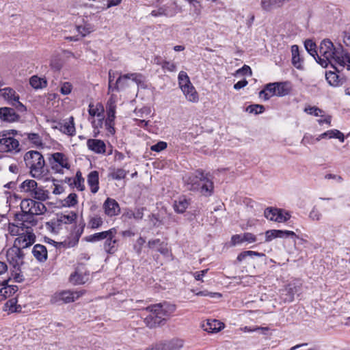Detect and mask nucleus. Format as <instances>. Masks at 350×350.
Returning a JSON list of instances; mask_svg holds the SVG:
<instances>
[{"label": "nucleus", "mask_w": 350, "mask_h": 350, "mask_svg": "<svg viewBox=\"0 0 350 350\" xmlns=\"http://www.w3.org/2000/svg\"><path fill=\"white\" fill-rule=\"evenodd\" d=\"M144 310L150 314L144 318V322L146 327L153 329L163 325L165 321L176 311V306L167 301H163L150 305Z\"/></svg>", "instance_id": "1"}, {"label": "nucleus", "mask_w": 350, "mask_h": 350, "mask_svg": "<svg viewBox=\"0 0 350 350\" xmlns=\"http://www.w3.org/2000/svg\"><path fill=\"white\" fill-rule=\"evenodd\" d=\"M42 202L31 198L22 200L20 204L21 211L18 213V217L24 218L27 224L36 226L38 220L35 218V216L44 215L47 211L45 204Z\"/></svg>", "instance_id": "2"}, {"label": "nucleus", "mask_w": 350, "mask_h": 350, "mask_svg": "<svg viewBox=\"0 0 350 350\" xmlns=\"http://www.w3.org/2000/svg\"><path fill=\"white\" fill-rule=\"evenodd\" d=\"M58 217L66 229H68L67 226L71 225L68 236V245L69 247H75L78 244L79 239L83 233L85 226V222L81 221L77 224L78 214L73 211H69L67 214L62 213Z\"/></svg>", "instance_id": "3"}, {"label": "nucleus", "mask_w": 350, "mask_h": 350, "mask_svg": "<svg viewBox=\"0 0 350 350\" xmlns=\"http://www.w3.org/2000/svg\"><path fill=\"white\" fill-rule=\"evenodd\" d=\"M319 54L321 60L325 64L327 62L345 67V57L343 55V49L341 46L336 48L329 40H323L319 48Z\"/></svg>", "instance_id": "4"}, {"label": "nucleus", "mask_w": 350, "mask_h": 350, "mask_svg": "<svg viewBox=\"0 0 350 350\" xmlns=\"http://www.w3.org/2000/svg\"><path fill=\"white\" fill-rule=\"evenodd\" d=\"M26 167L31 177L41 179L45 174V161L43 155L36 150H29L24 155Z\"/></svg>", "instance_id": "5"}, {"label": "nucleus", "mask_w": 350, "mask_h": 350, "mask_svg": "<svg viewBox=\"0 0 350 350\" xmlns=\"http://www.w3.org/2000/svg\"><path fill=\"white\" fill-rule=\"evenodd\" d=\"M16 130H8L0 132V152H18L19 142L15 138Z\"/></svg>", "instance_id": "6"}, {"label": "nucleus", "mask_w": 350, "mask_h": 350, "mask_svg": "<svg viewBox=\"0 0 350 350\" xmlns=\"http://www.w3.org/2000/svg\"><path fill=\"white\" fill-rule=\"evenodd\" d=\"M52 170L55 173L63 174L64 169L69 170L70 164L68 157L63 152H54L49 158Z\"/></svg>", "instance_id": "7"}, {"label": "nucleus", "mask_w": 350, "mask_h": 350, "mask_svg": "<svg viewBox=\"0 0 350 350\" xmlns=\"http://www.w3.org/2000/svg\"><path fill=\"white\" fill-rule=\"evenodd\" d=\"M28 224L27 228H25V230L22 231L19 236L14 240V245L25 249L29 247L36 242V237L33 232V227Z\"/></svg>", "instance_id": "8"}, {"label": "nucleus", "mask_w": 350, "mask_h": 350, "mask_svg": "<svg viewBox=\"0 0 350 350\" xmlns=\"http://www.w3.org/2000/svg\"><path fill=\"white\" fill-rule=\"evenodd\" d=\"M90 271L86 266L80 263L75 268V271L70 274L69 281L74 285L84 284L90 280Z\"/></svg>", "instance_id": "9"}, {"label": "nucleus", "mask_w": 350, "mask_h": 350, "mask_svg": "<svg viewBox=\"0 0 350 350\" xmlns=\"http://www.w3.org/2000/svg\"><path fill=\"white\" fill-rule=\"evenodd\" d=\"M85 293V291H63L56 293L51 298V302L53 304H68L75 301Z\"/></svg>", "instance_id": "10"}, {"label": "nucleus", "mask_w": 350, "mask_h": 350, "mask_svg": "<svg viewBox=\"0 0 350 350\" xmlns=\"http://www.w3.org/2000/svg\"><path fill=\"white\" fill-rule=\"evenodd\" d=\"M143 76L141 73L133 72L127 73L120 75L113 84L114 92H119L120 90L124 89L129 85V80H132L137 84L142 82Z\"/></svg>", "instance_id": "11"}, {"label": "nucleus", "mask_w": 350, "mask_h": 350, "mask_svg": "<svg viewBox=\"0 0 350 350\" xmlns=\"http://www.w3.org/2000/svg\"><path fill=\"white\" fill-rule=\"evenodd\" d=\"M264 216L269 220L278 223H284L291 218L288 212L284 211L283 209L268 207L264 211Z\"/></svg>", "instance_id": "12"}, {"label": "nucleus", "mask_w": 350, "mask_h": 350, "mask_svg": "<svg viewBox=\"0 0 350 350\" xmlns=\"http://www.w3.org/2000/svg\"><path fill=\"white\" fill-rule=\"evenodd\" d=\"M205 177L204 171L198 169L194 173L186 175L183 178V180L190 191H198L200 187V184Z\"/></svg>", "instance_id": "13"}, {"label": "nucleus", "mask_w": 350, "mask_h": 350, "mask_svg": "<svg viewBox=\"0 0 350 350\" xmlns=\"http://www.w3.org/2000/svg\"><path fill=\"white\" fill-rule=\"evenodd\" d=\"M183 346V341L178 338L160 341L151 345L146 350H180Z\"/></svg>", "instance_id": "14"}, {"label": "nucleus", "mask_w": 350, "mask_h": 350, "mask_svg": "<svg viewBox=\"0 0 350 350\" xmlns=\"http://www.w3.org/2000/svg\"><path fill=\"white\" fill-rule=\"evenodd\" d=\"M117 229L111 228L110 234L107 237L103 243V249L106 253L109 254H113L119 247V239L116 237Z\"/></svg>", "instance_id": "15"}, {"label": "nucleus", "mask_w": 350, "mask_h": 350, "mask_svg": "<svg viewBox=\"0 0 350 350\" xmlns=\"http://www.w3.org/2000/svg\"><path fill=\"white\" fill-rule=\"evenodd\" d=\"M6 256L8 262L14 269L20 267L21 265L23 264V252L21 248L15 245H14L13 247L8 249Z\"/></svg>", "instance_id": "16"}, {"label": "nucleus", "mask_w": 350, "mask_h": 350, "mask_svg": "<svg viewBox=\"0 0 350 350\" xmlns=\"http://www.w3.org/2000/svg\"><path fill=\"white\" fill-rule=\"evenodd\" d=\"M103 209L106 216L113 217L118 215L120 212V206L118 202L113 198H107L103 204Z\"/></svg>", "instance_id": "17"}, {"label": "nucleus", "mask_w": 350, "mask_h": 350, "mask_svg": "<svg viewBox=\"0 0 350 350\" xmlns=\"http://www.w3.org/2000/svg\"><path fill=\"white\" fill-rule=\"evenodd\" d=\"M265 234V242H270L276 238H297V235L293 231L287 230H268Z\"/></svg>", "instance_id": "18"}, {"label": "nucleus", "mask_w": 350, "mask_h": 350, "mask_svg": "<svg viewBox=\"0 0 350 350\" xmlns=\"http://www.w3.org/2000/svg\"><path fill=\"white\" fill-rule=\"evenodd\" d=\"M15 223H10L8 225V231L12 236H19L22 231L25 230V228L28 226L24 218L18 217V213L14 215Z\"/></svg>", "instance_id": "19"}, {"label": "nucleus", "mask_w": 350, "mask_h": 350, "mask_svg": "<svg viewBox=\"0 0 350 350\" xmlns=\"http://www.w3.org/2000/svg\"><path fill=\"white\" fill-rule=\"evenodd\" d=\"M21 116L11 107H3L0 109V120L3 122L13 123L20 120Z\"/></svg>", "instance_id": "20"}, {"label": "nucleus", "mask_w": 350, "mask_h": 350, "mask_svg": "<svg viewBox=\"0 0 350 350\" xmlns=\"http://www.w3.org/2000/svg\"><path fill=\"white\" fill-rule=\"evenodd\" d=\"M86 146L89 150L98 154H105L106 144L102 139H88L86 142Z\"/></svg>", "instance_id": "21"}, {"label": "nucleus", "mask_w": 350, "mask_h": 350, "mask_svg": "<svg viewBox=\"0 0 350 350\" xmlns=\"http://www.w3.org/2000/svg\"><path fill=\"white\" fill-rule=\"evenodd\" d=\"M173 5L174 8L170 10H167L163 7H160L157 10H152L150 15L154 17L161 16L172 17L181 11V8L178 5L176 1H174Z\"/></svg>", "instance_id": "22"}, {"label": "nucleus", "mask_w": 350, "mask_h": 350, "mask_svg": "<svg viewBox=\"0 0 350 350\" xmlns=\"http://www.w3.org/2000/svg\"><path fill=\"white\" fill-rule=\"evenodd\" d=\"M8 280H4L1 283L2 287L0 288V301L12 296L18 290V287L16 285H8Z\"/></svg>", "instance_id": "23"}, {"label": "nucleus", "mask_w": 350, "mask_h": 350, "mask_svg": "<svg viewBox=\"0 0 350 350\" xmlns=\"http://www.w3.org/2000/svg\"><path fill=\"white\" fill-rule=\"evenodd\" d=\"M225 327V324L217 319H208L202 324V328L208 333H217Z\"/></svg>", "instance_id": "24"}, {"label": "nucleus", "mask_w": 350, "mask_h": 350, "mask_svg": "<svg viewBox=\"0 0 350 350\" xmlns=\"http://www.w3.org/2000/svg\"><path fill=\"white\" fill-rule=\"evenodd\" d=\"M88 187L92 193H96L99 189V173L96 170L91 171L87 178Z\"/></svg>", "instance_id": "25"}, {"label": "nucleus", "mask_w": 350, "mask_h": 350, "mask_svg": "<svg viewBox=\"0 0 350 350\" xmlns=\"http://www.w3.org/2000/svg\"><path fill=\"white\" fill-rule=\"evenodd\" d=\"M33 257L40 262H44L48 258V252L46 246L42 244H36L32 249Z\"/></svg>", "instance_id": "26"}, {"label": "nucleus", "mask_w": 350, "mask_h": 350, "mask_svg": "<svg viewBox=\"0 0 350 350\" xmlns=\"http://www.w3.org/2000/svg\"><path fill=\"white\" fill-rule=\"evenodd\" d=\"M338 139L340 142H345V135L344 134L338 129H330L327 130L325 132L317 136V140L321 139Z\"/></svg>", "instance_id": "27"}, {"label": "nucleus", "mask_w": 350, "mask_h": 350, "mask_svg": "<svg viewBox=\"0 0 350 350\" xmlns=\"http://www.w3.org/2000/svg\"><path fill=\"white\" fill-rule=\"evenodd\" d=\"M280 299L284 302H292L294 300L295 294L297 292L296 286L288 284L280 290Z\"/></svg>", "instance_id": "28"}, {"label": "nucleus", "mask_w": 350, "mask_h": 350, "mask_svg": "<svg viewBox=\"0 0 350 350\" xmlns=\"http://www.w3.org/2000/svg\"><path fill=\"white\" fill-rule=\"evenodd\" d=\"M0 96L10 105L20 98L16 92L13 88L9 87L0 89Z\"/></svg>", "instance_id": "29"}, {"label": "nucleus", "mask_w": 350, "mask_h": 350, "mask_svg": "<svg viewBox=\"0 0 350 350\" xmlns=\"http://www.w3.org/2000/svg\"><path fill=\"white\" fill-rule=\"evenodd\" d=\"M278 97H282L291 94L293 85L291 81L275 82Z\"/></svg>", "instance_id": "30"}, {"label": "nucleus", "mask_w": 350, "mask_h": 350, "mask_svg": "<svg viewBox=\"0 0 350 350\" xmlns=\"http://www.w3.org/2000/svg\"><path fill=\"white\" fill-rule=\"evenodd\" d=\"M325 78L329 84L334 87L340 86L346 81L345 77H340L335 71L326 72Z\"/></svg>", "instance_id": "31"}, {"label": "nucleus", "mask_w": 350, "mask_h": 350, "mask_svg": "<svg viewBox=\"0 0 350 350\" xmlns=\"http://www.w3.org/2000/svg\"><path fill=\"white\" fill-rule=\"evenodd\" d=\"M181 90L188 101L191 103L199 101V94L192 83L189 85H184Z\"/></svg>", "instance_id": "32"}, {"label": "nucleus", "mask_w": 350, "mask_h": 350, "mask_svg": "<svg viewBox=\"0 0 350 350\" xmlns=\"http://www.w3.org/2000/svg\"><path fill=\"white\" fill-rule=\"evenodd\" d=\"M68 182L79 191H83L85 189V179L79 170L76 172L74 178H69Z\"/></svg>", "instance_id": "33"}, {"label": "nucleus", "mask_w": 350, "mask_h": 350, "mask_svg": "<svg viewBox=\"0 0 350 350\" xmlns=\"http://www.w3.org/2000/svg\"><path fill=\"white\" fill-rule=\"evenodd\" d=\"M60 132L68 136H74L76 134L74 118L70 116L68 120H64L60 126Z\"/></svg>", "instance_id": "34"}, {"label": "nucleus", "mask_w": 350, "mask_h": 350, "mask_svg": "<svg viewBox=\"0 0 350 350\" xmlns=\"http://www.w3.org/2000/svg\"><path fill=\"white\" fill-rule=\"evenodd\" d=\"M29 197L33 200L46 201L49 198V192L43 186H38L37 183L36 188L33 190Z\"/></svg>", "instance_id": "35"}, {"label": "nucleus", "mask_w": 350, "mask_h": 350, "mask_svg": "<svg viewBox=\"0 0 350 350\" xmlns=\"http://www.w3.org/2000/svg\"><path fill=\"white\" fill-rule=\"evenodd\" d=\"M45 227L49 232L57 234L63 230L64 226L61 222L59 217H57V218L52 219L46 222Z\"/></svg>", "instance_id": "36"}, {"label": "nucleus", "mask_w": 350, "mask_h": 350, "mask_svg": "<svg viewBox=\"0 0 350 350\" xmlns=\"http://www.w3.org/2000/svg\"><path fill=\"white\" fill-rule=\"evenodd\" d=\"M273 96H278L275 82L266 84L259 92V96L263 98L265 100H269Z\"/></svg>", "instance_id": "37"}, {"label": "nucleus", "mask_w": 350, "mask_h": 350, "mask_svg": "<svg viewBox=\"0 0 350 350\" xmlns=\"http://www.w3.org/2000/svg\"><path fill=\"white\" fill-rule=\"evenodd\" d=\"M88 113L90 116L101 117L100 119V124L102 125L103 120L104 107L101 103H97L94 105L92 103L89 104Z\"/></svg>", "instance_id": "38"}, {"label": "nucleus", "mask_w": 350, "mask_h": 350, "mask_svg": "<svg viewBox=\"0 0 350 350\" xmlns=\"http://www.w3.org/2000/svg\"><path fill=\"white\" fill-rule=\"evenodd\" d=\"M18 300L16 298H12L8 299L3 305V310L6 312L8 314L14 312H20L21 311V305L17 304Z\"/></svg>", "instance_id": "39"}, {"label": "nucleus", "mask_w": 350, "mask_h": 350, "mask_svg": "<svg viewBox=\"0 0 350 350\" xmlns=\"http://www.w3.org/2000/svg\"><path fill=\"white\" fill-rule=\"evenodd\" d=\"M189 204L190 200L187 199L185 196H180L178 200L174 201L173 206L176 213H183L185 212Z\"/></svg>", "instance_id": "40"}, {"label": "nucleus", "mask_w": 350, "mask_h": 350, "mask_svg": "<svg viewBox=\"0 0 350 350\" xmlns=\"http://www.w3.org/2000/svg\"><path fill=\"white\" fill-rule=\"evenodd\" d=\"M103 217L98 214H92L88 218V228L91 230L100 228L103 225Z\"/></svg>", "instance_id": "41"}, {"label": "nucleus", "mask_w": 350, "mask_h": 350, "mask_svg": "<svg viewBox=\"0 0 350 350\" xmlns=\"http://www.w3.org/2000/svg\"><path fill=\"white\" fill-rule=\"evenodd\" d=\"M214 186L212 180H209L205 176L204 180L200 184V193L204 196H211L213 193Z\"/></svg>", "instance_id": "42"}, {"label": "nucleus", "mask_w": 350, "mask_h": 350, "mask_svg": "<svg viewBox=\"0 0 350 350\" xmlns=\"http://www.w3.org/2000/svg\"><path fill=\"white\" fill-rule=\"evenodd\" d=\"M37 182L33 179H26L19 185L20 191L27 193L29 196L36 188Z\"/></svg>", "instance_id": "43"}, {"label": "nucleus", "mask_w": 350, "mask_h": 350, "mask_svg": "<svg viewBox=\"0 0 350 350\" xmlns=\"http://www.w3.org/2000/svg\"><path fill=\"white\" fill-rule=\"evenodd\" d=\"M291 0H261V7L265 11H271L273 8H280L285 2H289Z\"/></svg>", "instance_id": "44"}, {"label": "nucleus", "mask_w": 350, "mask_h": 350, "mask_svg": "<svg viewBox=\"0 0 350 350\" xmlns=\"http://www.w3.org/2000/svg\"><path fill=\"white\" fill-rule=\"evenodd\" d=\"M76 29L82 37H85L94 31V26L83 19V24L77 25Z\"/></svg>", "instance_id": "45"}, {"label": "nucleus", "mask_w": 350, "mask_h": 350, "mask_svg": "<svg viewBox=\"0 0 350 350\" xmlns=\"http://www.w3.org/2000/svg\"><path fill=\"white\" fill-rule=\"evenodd\" d=\"M110 231L111 228L107 230L96 232L94 234L86 237L85 240L88 242L92 243H96L103 240L105 241L107 237L110 234Z\"/></svg>", "instance_id": "46"}, {"label": "nucleus", "mask_w": 350, "mask_h": 350, "mask_svg": "<svg viewBox=\"0 0 350 350\" xmlns=\"http://www.w3.org/2000/svg\"><path fill=\"white\" fill-rule=\"evenodd\" d=\"M305 48L308 52L310 55H311L314 59H317L316 57H317L320 61H321V58L319 56V50L317 49V45L315 42H314L311 40H307L305 42Z\"/></svg>", "instance_id": "47"}, {"label": "nucleus", "mask_w": 350, "mask_h": 350, "mask_svg": "<svg viewBox=\"0 0 350 350\" xmlns=\"http://www.w3.org/2000/svg\"><path fill=\"white\" fill-rule=\"evenodd\" d=\"M27 139L37 148H43L44 143L42 137L38 133H30L27 134Z\"/></svg>", "instance_id": "48"}, {"label": "nucleus", "mask_w": 350, "mask_h": 350, "mask_svg": "<svg viewBox=\"0 0 350 350\" xmlns=\"http://www.w3.org/2000/svg\"><path fill=\"white\" fill-rule=\"evenodd\" d=\"M29 83L34 89L42 88L47 85V82L45 79L36 75H33L30 78Z\"/></svg>", "instance_id": "49"}, {"label": "nucleus", "mask_w": 350, "mask_h": 350, "mask_svg": "<svg viewBox=\"0 0 350 350\" xmlns=\"http://www.w3.org/2000/svg\"><path fill=\"white\" fill-rule=\"evenodd\" d=\"M265 254L263 253H260V252H255V251H252V250H247V251H243L242 252H241L238 256H237V260L239 261V262H241L243 260H244L247 256H258V257H262V256H264Z\"/></svg>", "instance_id": "50"}, {"label": "nucleus", "mask_w": 350, "mask_h": 350, "mask_svg": "<svg viewBox=\"0 0 350 350\" xmlns=\"http://www.w3.org/2000/svg\"><path fill=\"white\" fill-rule=\"evenodd\" d=\"M304 111L309 115H312L316 117L323 116L324 111L321 109L316 106L307 105L305 107Z\"/></svg>", "instance_id": "51"}, {"label": "nucleus", "mask_w": 350, "mask_h": 350, "mask_svg": "<svg viewBox=\"0 0 350 350\" xmlns=\"http://www.w3.org/2000/svg\"><path fill=\"white\" fill-rule=\"evenodd\" d=\"M127 172L122 168L113 169L109 176L114 180H122L126 176Z\"/></svg>", "instance_id": "52"}, {"label": "nucleus", "mask_w": 350, "mask_h": 350, "mask_svg": "<svg viewBox=\"0 0 350 350\" xmlns=\"http://www.w3.org/2000/svg\"><path fill=\"white\" fill-rule=\"evenodd\" d=\"M178 85L180 88L182 90V88L184 87V85H189L191 84L189 77L187 75V72L184 71H180L178 74Z\"/></svg>", "instance_id": "53"}, {"label": "nucleus", "mask_w": 350, "mask_h": 350, "mask_svg": "<svg viewBox=\"0 0 350 350\" xmlns=\"http://www.w3.org/2000/svg\"><path fill=\"white\" fill-rule=\"evenodd\" d=\"M78 204V196L75 193H70L64 199V204L68 207H72Z\"/></svg>", "instance_id": "54"}, {"label": "nucleus", "mask_w": 350, "mask_h": 350, "mask_svg": "<svg viewBox=\"0 0 350 350\" xmlns=\"http://www.w3.org/2000/svg\"><path fill=\"white\" fill-rule=\"evenodd\" d=\"M246 111L250 113L260 114L265 111V107L262 105H250L246 108Z\"/></svg>", "instance_id": "55"}, {"label": "nucleus", "mask_w": 350, "mask_h": 350, "mask_svg": "<svg viewBox=\"0 0 350 350\" xmlns=\"http://www.w3.org/2000/svg\"><path fill=\"white\" fill-rule=\"evenodd\" d=\"M240 330L243 332H254L258 330H262L263 332H266L269 330L268 327H260V326H244L240 327Z\"/></svg>", "instance_id": "56"}, {"label": "nucleus", "mask_w": 350, "mask_h": 350, "mask_svg": "<svg viewBox=\"0 0 350 350\" xmlns=\"http://www.w3.org/2000/svg\"><path fill=\"white\" fill-rule=\"evenodd\" d=\"M105 126L106 130L111 135H114L116 133L115 129V120L106 118L105 121Z\"/></svg>", "instance_id": "57"}, {"label": "nucleus", "mask_w": 350, "mask_h": 350, "mask_svg": "<svg viewBox=\"0 0 350 350\" xmlns=\"http://www.w3.org/2000/svg\"><path fill=\"white\" fill-rule=\"evenodd\" d=\"M157 251L159 252L165 257L172 259V253L170 249L167 246V243H165L161 247L157 248Z\"/></svg>", "instance_id": "58"}, {"label": "nucleus", "mask_w": 350, "mask_h": 350, "mask_svg": "<svg viewBox=\"0 0 350 350\" xmlns=\"http://www.w3.org/2000/svg\"><path fill=\"white\" fill-rule=\"evenodd\" d=\"M167 147V144L165 142L160 141L156 144L151 146L150 150L153 152H159Z\"/></svg>", "instance_id": "59"}, {"label": "nucleus", "mask_w": 350, "mask_h": 350, "mask_svg": "<svg viewBox=\"0 0 350 350\" xmlns=\"http://www.w3.org/2000/svg\"><path fill=\"white\" fill-rule=\"evenodd\" d=\"M163 71L175 72L176 70V65L174 62L165 60L161 67Z\"/></svg>", "instance_id": "60"}, {"label": "nucleus", "mask_w": 350, "mask_h": 350, "mask_svg": "<svg viewBox=\"0 0 350 350\" xmlns=\"http://www.w3.org/2000/svg\"><path fill=\"white\" fill-rule=\"evenodd\" d=\"M72 85L70 82H64L61 85L60 92L64 95H68L71 93Z\"/></svg>", "instance_id": "61"}, {"label": "nucleus", "mask_w": 350, "mask_h": 350, "mask_svg": "<svg viewBox=\"0 0 350 350\" xmlns=\"http://www.w3.org/2000/svg\"><path fill=\"white\" fill-rule=\"evenodd\" d=\"M14 269L11 273V277L16 282H22L23 280V275L21 274L20 267H16Z\"/></svg>", "instance_id": "62"}, {"label": "nucleus", "mask_w": 350, "mask_h": 350, "mask_svg": "<svg viewBox=\"0 0 350 350\" xmlns=\"http://www.w3.org/2000/svg\"><path fill=\"white\" fill-rule=\"evenodd\" d=\"M165 243L163 241H161L159 239H155L149 240L148 242V246L150 249H154L156 246L158 247H161L163 245H164Z\"/></svg>", "instance_id": "63"}, {"label": "nucleus", "mask_w": 350, "mask_h": 350, "mask_svg": "<svg viewBox=\"0 0 350 350\" xmlns=\"http://www.w3.org/2000/svg\"><path fill=\"white\" fill-rule=\"evenodd\" d=\"M12 106L14 107V109L18 112L25 113L27 111V107L17 99V101H14L11 104Z\"/></svg>", "instance_id": "64"}]
</instances>
